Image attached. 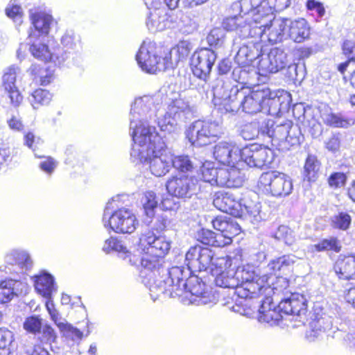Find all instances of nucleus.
<instances>
[{"label": "nucleus", "mask_w": 355, "mask_h": 355, "mask_svg": "<svg viewBox=\"0 0 355 355\" xmlns=\"http://www.w3.org/2000/svg\"><path fill=\"white\" fill-rule=\"evenodd\" d=\"M198 235V240L205 245L214 247H224L227 245L223 236L211 230L202 229Z\"/></svg>", "instance_id": "obj_43"}, {"label": "nucleus", "mask_w": 355, "mask_h": 355, "mask_svg": "<svg viewBox=\"0 0 355 355\" xmlns=\"http://www.w3.org/2000/svg\"><path fill=\"white\" fill-rule=\"evenodd\" d=\"M149 14L146 19V26L152 33L162 31L166 29V19L164 14V8H150L148 7Z\"/></svg>", "instance_id": "obj_38"}, {"label": "nucleus", "mask_w": 355, "mask_h": 355, "mask_svg": "<svg viewBox=\"0 0 355 355\" xmlns=\"http://www.w3.org/2000/svg\"><path fill=\"white\" fill-rule=\"evenodd\" d=\"M272 134V140L286 142L291 146L299 145L302 137L300 128L290 120L275 122Z\"/></svg>", "instance_id": "obj_22"}, {"label": "nucleus", "mask_w": 355, "mask_h": 355, "mask_svg": "<svg viewBox=\"0 0 355 355\" xmlns=\"http://www.w3.org/2000/svg\"><path fill=\"white\" fill-rule=\"evenodd\" d=\"M275 157L273 150L256 144L243 148L240 152V162L251 168L263 169L264 167H270Z\"/></svg>", "instance_id": "obj_14"}, {"label": "nucleus", "mask_w": 355, "mask_h": 355, "mask_svg": "<svg viewBox=\"0 0 355 355\" xmlns=\"http://www.w3.org/2000/svg\"><path fill=\"white\" fill-rule=\"evenodd\" d=\"M236 275L239 280L237 288L238 295L243 298H256L263 294L270 295L276 286H270V278L268 274L259 276L251 266L238 267Z\"/></svg>", "instance_id": "obj_6"}, {"label": "nucleus", "mask_w": 355, "mask_h": 355, "mask_svg": "<svg viewBox=\"0 0 355 355\" xmlns=\"http://www.w3.org/2000/svg\"><path fill=\"white\" fill-rule=\"evenodd\" d=\"M220 133L216 121L196 120L189 125L185 134L190 144L196 147L207 146L214 141Z\"/></svg>", "instance_id": "obj_10"}, {"label": "nucleus", "mask_w": 355, "mask_h": 355, "mask_svg": "<svg viewBox=\"0 0 355 355\" xmlns=\"http://www.w3.org/2000/svg\"><path fill=\"white\" fill-rule=\"evenodd\" d=\"M349 329V321L340 322L339 325L334 326L333 318L327 314H316L312 318L309 323V330L306 331V338L310 341H314L315 339L323 334H327L328 336L334 337V334L337 331L347 332Z\"/></svg>", "instance_id": "obj_15"}, {"label": "nucleus", "mask_w": 355, "mask_h": 355, "mask_svg": "<svg viewBox=\"0 0 355 355\" xmlns=\"http://www.w3.org/2000/svg\"><path fill=\"white\" fill-rule=\"evenodd\" d=\"M262 25L266 31L260 36L255 38H267L269 42L277 43L287 40V21L286 18L278 17H263L258 26Z\"/></svg>", "instance_id": "obj_18"}, {"label": "nucleus", "mask_w": 355, "mask_h": 355, "mask_svg": "<svg viewBox=\"0 0 355 355\" xmlns=\"http://www.w3.org/2000/svg\"><path fill=\"white\" fill-rule=\"evenodd\" d=\"M40 40H33L32 41L28 40V44H30L29 51L33 55V56L38 60L46 62H53L55 64H60L61 62H64L66 58H62V60H59V58L54 55L49 49V46L42 42Z\"/></svg>", "instance_id": "obj_34"}, {"label": "nucleus", "mask_w": 355, "mask_h": 355, "mask_svg": "<svg viewBox=\"0 0 355 355\" xmlns=\"http://www.w3.org/2000/svg\"><path fill=\"white\" fill-rule=\"evenodd\" d=\"M282 110L281 97L278 96L275 92L270 89V94L263 99L262 112L270 114L276 115Z\"/></svg>", "instance_id": "obj_42"}, {"label": "nucleus", "mask_w": 355, "mask_h": 355, "mask_svg": "<svg viewBox=\"0 0 355 355\" xmlns=\"http://www.w3.org/2000/svg\"><path fill=\"white\" fill-rule=\"evenodd\" d=\"M136 60L141 70L148 73L153 74L174 67L173 63L170 60L171 57L158 56L154 44L150 42L144 41L142 43L136 55Z\"/></svg>", "instance_id": "obj_9"}, {"label": "nucleus", "mask_w": 355, "mask_h": 355, "mask_svg": "<svg viewBox=\"0 0 355 355\" xmlns=\"http://www.w3.org/2000/svg\"><path fill=\"white\" fill-rule=\"evenodd\" d=\"M287 39L296 43H301L309 38L310 26L306 19L300 18L295 20L286 18Z\"/></svg>", "instance_id": "obj_31"}, {"label": "nucleus", "mask_w": 355, "mask_h": 355, "mask_svg": "<svg viewBox=\"0 0 355 355\" xmlns=\"http://www.w3.org/2000/svg\"><path fill=\"white\" fill-rule=\"evenodd\" d=\"M30 19L33 27L30 28L28 40L44 39L46 37L52 27L56 24L53 16L45 12H33L30 10Z\"/></svg>", "instance_id": "obj_19"}, {"label": "nucleus", "mask_w": 355, "mask_h": 355, "mask_svg": "<svg viewBox=\"0 0 355 355\" xmlns=\"http://www.w3.org/2000/svg\"><path fill=\"white\" fill-rule=\"evenodd\" d=\"M223 83L221 80H217L216 85H212V94L215 100L219 99L221 101L220 110L225 113H236L241 107V101L245 96L248 87L242 85H234L230 89L222 91Z\"/></svg>", "instance_id": "obj_11"}, {"label": "nucleus", "mask_w": 355, "mask_h": 355, "mask_svg": "<svg viewBox=\"0 0 355 355\" xmlns=\"http://www.w3.org/2000/svg\"><path fill=\"white\" fill-rule=\"evenodd\" d=\"M214 252L208 248H202L200 261L198 262L196 272L207 271L211 273L212 268H223L231 265L230 256L214 257Z\"/></svg>", "instance_id": "obj_27"}, {"label": "nucleus", "mask_w": 355, "mask_h": 355, "mask_svg": "<svg viewBox=\"0 0 355 355\" xmlns=\"http://www.w3.org/2000/svg\"><path fill=\"white\" fill-rule=\"evenodd\" d=\"M351 222V216L345 211H338L331 217V227L343 231L349 228Z\"/></svg>", "instance_id": "obj_47"}, {"label": "nucleus", "mask_w": 355, "mask_h": 355, "mask_svg": "<svg viewBox=\"0 0 355 355\" xmlns=\"http://www.w3.org/2000/svg\"><path fill=\"white\" fill-rule=\"evenodd\" d=\"M274 238L282 241L285 244L291 245L295 241L293 231L286 225H280L274 234Z\"/></svg>", "instance_id": "obj_59"}, {"label": "nucleus", "mask_w": 355, "mask_h": 355, "mask_svg": "<svg viewBox=\"0 0 355 355\" xmlns=\"http://www.w3.org/2000/svg\"><path fill=\"white\" fill-rule=\"evenodd\" d=\"M28 284L18 279H6L0 282V303L10 302L15 297L26 293Z\"/></svg>", "instance_id": "obj_29"}, {"label": "nucleus", "mask_w": 355, "mask_h": 355, "mask_svg": "<svg viewBox=\"0 0 355 355\" xmlns=\"http://www.w3.org/2000/svg\"><path fill=\"white\" fill-rule=\"evenodd\" d=\"M207 43L210 46L219 48L223 46L225 41V32L221 28H214L207 37Z\"/></svg>", "instance_id": "obj_53"}, {"label": "nucleus", "mask_w": 355, "mask_h": 355, "mask_svg": "<svg viewBox=\"0 0 355 355\" xmlns=\"http://www.w3.org/2000/svg\"><path fill=\"white\" fill-rule=\"evenodd\" d=\"M270 94V89L266 86L245 92L241 101L242 110L245 113L253 114L261 112L263 109V99Z\"/></svg>", "instance_id": "obj_24"}, {"label": "nucleus", "mask_w": 355, "mask_h": 355, "mask_svg": "<svg viewBox=\"0 0 355 355\" xmlns=\"http://www.w3.org/2000/svg\"><path fill=\"white\" fill-rule=\"evenodd\" d=\"M297 261V257L294 254H284L279 257L275 258L270 261L267 266L265 268L266 274H268L270 278V286H274V277L282 282L285 286H288V281L282 275H286L290 272L293 265Z\"/></svg>", "instance_id": "obj_20"}, {"label": "nucleus", "mask_w": 355, "mask_h": 355, "mask_svg": "<svg viewBox=\"0 0 355 355\" xmlns=\"http://www.w3.org/2000/svg\"><path fill=\"white\" fill-rule=\"evenodd\" d=\"M258 186L264 192L275 197L287 196L293 191L291 178L277 171L263 173L259 177Z\"/></svg>", "instance_id": "obj_12"}, {"label": "nucleus", "mask_w": 355, "mask_h": 355, "mask_svg": "<svg viewBox=\"0 0 355 355\" xmlns=\"http://www.w3.org/2000/svg\"><path fill=\"white\" fill-rule=\"evenodd\" d=\"M279 311L287 315H293L300 319L305 316L307 304L305 297L298 293H291L288 297L280 301L278 305Z\"/></svg>", "instance_id": "obj_25"}, {"label": "nucleus", "mask_w": 355, "mask_h": 355, "mask_svg": "<svg viewBox=\"0 0 355 355\" xmlns=\"http://www.w3.org/2000/svg\"><path fill=\"white\" fill-rule=\"evenodd\" d=\"M254 7V21L260 23L263 17H272V8L268 0H251Z\"/></svg>", "instance_id": "obj_46"}, {"label": "nucleus", "mask_w": 355, "mask_h": 355, "mask_svg": "<svg viewBox=\"0 0 355 355\" xmlns=\"http://www.w3.org/2000/svg\"><path fill=\"white\" fill-rule=\"evenodd\" d=\"M311 112V108L309 107H306L302 103L295 104L293 108L294 117L304 126L310 124Z\"/></svg>", "instance_id": "obj_49"}, {"label": "nucleus", "mask_w": 355, "mask_h": 355, "mask_svg": "<svg viewBox=\"0 0 355 355\" xmlns=\"http://www.w3.org/2000/svg\"><path fill=\"white\" fill-rule=\"evenodd\" d=\"M222 26L224 31H236V35L243 39L260 36L266 31L262 25L258 26L254 21H248L247 18L240 14L226 17L223 19Z\"/></svg>", "instance_id": "obj_16"}, {"label": "nucleus", "mask_w": 355, "mask_h": 355, "mask_svg": "<svg viewBox=\"0 0 355 355\" xmlns=\"http://www.w3.org/2000/svg\"><path fill=\"white\" fill-rule=\"evenodd\" d=\"M119 197L112 198L105 207L103 222L105 227H110L116 233L131 234L139 225L136 216L127 208H118L116 202Z\"/></svg>", "instance_id": "obj_7"}, {"label": "nucleus", "mask_w": 355, "mask_h": 355, "mask_svg": "<svg viewBox=\"0 0 355 355\" xmlns=\"http://www.w3.org/2000/svg\"><path fill=\"white\" fill-rule=\"evenodd\" d=\"M34 286L36 291L46 298H50L55 291L53 277L46 271H41L34 277Z\"/></svg>", "instance_id": "obj_37"}, {"label": "nucleus", "mask_w": 355, "mask_h": 355, "mask_svg": "<svg viewBox=\"0 0 355 355\" xmlns=\"http://www.w3.org/2000/svg\"><path fill=\"white\" fill-rule=\"evenodd\" d=\"M254 74V71L250 66L239 65L232 71L233 78L241 83H246L250 79V76Z\"/></svg>", "instance_id": "obj_56"}, {"label": "nucleus", "mask_w": 355, "mask_h": 355, "mask_svg": "<svg viewBox=\"0 0 355 355\" xmlns=\"http://www.w3.org/2000/svg\"><path fill=\"white\" fill-rule=\"evenodd\" d=\"M160 103V95H145L136 98L131 105L130 112V135L133 142H143L145 139L150 141L153 135H159L155 124L160 111L157 107Z\"/></svg>", "instance_id": "obj_3"}, {"label": "nucleus", "mask_w": 355, "mask_h": 355, "mask_svg": "<svg viewBox=\"0 0 355 355\" xmlns=\"http://www.w3.org/2000/svg\"><path fill=\"white\" fill-rule=\"evenodd\" d=\"M202 250L201 246L189 248L185 255L187 268L174 266L168 271V277L165 284H168L171 295L182 296L185 295L190 303L197 306L206 305L216 301V297L211 290L197 275H191L196 272L198 262Z\"/></svg>", "instance_id": "obj_2"}, {"label": "nucleus", "mask_w": 355, "mask_h": 355, "mask_svg": "<svg viewBox=\"0 0 355 355\" xmlns=\"http://www.w3.org/2000/svg\"><path fill=\"white\" fill-rule=\"evenodd\" d=\"M6 14L8 17L12 19L15 23L21 24L22 22V10L19 6L10 2L6 8Z\"/></svg>", "instance_id": "obj_64"}, {"label": "nucleus", "mask_w": 355, "mask_h": 355, "mask_svg": "<svg viewBox=\"0 0 355 355\" xmlns=\"http://www.w3.org/2000/svg\"><path fill=\"white\" fill-rule=\"evenodd\" d=\"M241 150L232 142L220 141L215 146L214 155L218 162L230 166L240 162Z\"/></svg>", "instance_id": "obj_26"}, {"label": "nucleus", "mask_w": 355, "mask_h": 355, "mask_svg": "<svg viewBox=\"0 0 355 355\" xmlns=\"http://www.w3.org/2000/svg\"><path fill=\"white\" fill-rule=\"evenodd\" d=\"M289 63L288 53L284 49L275 47L270 50L266 58L259 62L258 69L263 73H275L284 69Z\"/></svg>", "instance_id": "obj_21"}, {"label": "nucleus", "mask_w": 355, "mask_h": 355, "mask_svg": "<svg viewBox=\"0 0 355 355\" xmlns=\"http://www.w3.org/2000/svg\"><path fill=\"white\" fill-rule=\"evenodd\" d=\"M5 261L8 264L16 266L22 272L31 270L33 266L29 253L19 249L10 251L5 257Z\"/></svg>", "instance_id": "obj_35"}, {"label": "nucleus", "mask_w": 355, "mask_h": 355, "mask_svg": "<svg viewBox=\"0 0 355 355\" xmlns=\"http://www.w3.org/2000/svg\"><path fill=\"white\" fill-rule=\"evenodd\" d=\"M171 166H173L175 169L181 172L191 171L193 168V163L187 155H179L175 156L172 155V164Z\"/></svg>", "instance_id": "obj_57"}, {"label": "nucleus", "mask_w": 355, "mask_h": 355, "mask_svg": "<svg viewBox=\"0 0 355 355\" xmlns=\"http://www.w3.org/2000/svg\"><path fill=\"white\" fill-rule=\"evenodd\" d=\"M213 205L218 210L235 217L245 216L253 224H257L263 219L259 202L246 200H243L241 202L232 192L223 191L216 192L214 197Z\"/></svg>", "instance_id": "obj_5"}, {"label": "nucleus", "mask_w": 355, "mask_h": 355, "mask_svg": "<svg viewBox=\"0 0 355 355\" xmlns=\"http://www.w3.org/2000/svg\"><path fill=\"white\" fill-rule=\"evenodd\" d=\"M63 49L69 53H74L80 49V37L72 31H67L61 38Z\"/></svg>", "instance_id": "obj_45"}, {"label": "nucleus", "mask_w": 355, "mask_h": 355, "mask_svg": "<svg viewBox=\"0 0 355 355\" xmlns=\"http://www.w3.org/2000/svg\"><path fill=\"white\" fill-rule=\"evenodd\" d=\"M275 121L272 119H264L259 122V137H268L272 139V128Z\"/></svg>", "instance_id": "obj_63"}, {"label": "nucleus", "mask_w": 355, "mask_h": 355, "mask_svg": "<svg viewBox=\"0 0 355 355\" xmlns=\"http://www.w3.org/2000/svg\"><path fill=\"white\" fill-rule=\"evenodd\" d=\"M320 169V162L313 155H309L304 165V176L308 181H313Z\"/></svg>", "instance_id": "obj_51"}, {"label": "nucleus", "mask_w": 355, "mask_h": 355, "mask_svg": "<svg viewBox=\"0 0 355 355\" xmlns=\"http://www.w3.org/2000/svg\"><path fill=\"white\" fill-rule=\"evenodd\" d=\"M231 8L234 11H239L240 15L241 12H243L244 15L251 13L252 17V20L250 21H254V7L251 0H240L235 1L232 3Z\"/></svg>", "instance_id": "obj_61"}, {"label": "nucleus", "mask_w": 355, "mask_h": 355, "mask_svg": "<svg viewBox=\"0 0 355 355\" xmlns=\"http://www.w3.org/2000/svg\"><path fill=\"white\" fill-rule=\"evenodd\" d=\"M260 46L258 43L249 42L248 44H243L241 46H239L236 39L233 41V49L237 50L235 55V62L239 65L250 66L254 60L260 55Z\"/></svg>", "instance_id": "obj_28"}, {"label": "nucleus", "mask_w": 355, "mask_h": 355, "mask_svg": "<svg viewBox=\"0 0 355 355\" xmlns=\"http://www.w3.org/2000/svg\"><path fill=\"white\" fill-rule=\"evenodd\" d=\"M166 220L157 219L155 225L157 229L154 230H146L139 238V248L144 252L145 255L141 259V268L139 278L142 284L150 286V291L154 289L164 292L165 281L168 277V268H164L162 264L163 258L169 251L171 243L164 236L159 234V231L165 229Z\"/></svg>", "instance_id": "obj_1"}, {"label": "nucleus", "mask_w": 355, "mask_h": 355, "mask_svg": "<svg viewBox=\"0 0 355 355\" xmlns=\"http://www.w3.org/2000/svg\"><path fill=\"white\" fill-rule=\"evenodd\" d=\"M130 155L141 162H147L151 173L157 177L165 175L171 168L172 154L159 135H153L150 141L145 139L141 143L134 142Z\"/></svg>", "instance_id": "obj_4"}, {"label": "nucleus", "mask_w": 355, "mask_h": 355, "mask_svg": "<svg viewBox=\"0 0 355 355\" xmlns=\"http://www.w3.org/2000/svg\"><path fill=\"white\" fill-rule=\"evenodd\" d=\"M15 346L14 333L7 328H0V355H10Z\"/></svg>", "instance_id": "obj_41"}, {"label": "nucleus", "mask_w": 355, "mask_h": 355, "mask_svg": "<svg viewBox=\"0 0 355 355\" xmlns=\"http://www.w3.org/2000/svg\"><path fill=\"white\" fill-rule=\"evenodd\" d=\"M20 73L19 67L11 65L4 69L1 80L3 90L8 94L10 103L15 107L20 105L23 99L16 85L17 78Z\"/></svg>", "instance_id": "obj_23"}, {"label": "nucleus", "mask_w": 355, "mask_h": 355, "mask_svg": "<svg viewBox=\"0 0 355 355\" xmlns=\"http://www.w3.org/2000/svg\"><path fill=\"white\" fill-rule=\"evenodd\" d=\"M216 60V53L209 49L196 51L191 58V67L195 76L201 80H208Z\"/></svg>", "instance_id": "obj_17"}, {"label": "nucleus", "mask_w": 355, "mask_h": 355, "mask_svg": "<svg viewBox=\"0 0 355 355\" xmlns=\"http://www.w3.org/2000/svg\"><path fill=\"white\" fill-rule=\"evenodd\" d=\"M213 227L218 231L226 245L232 243V239L240 232V227L230 217L219 216L211 220Z\"/></svg>", "instance_id": "obj_30"}, {"label": "nucleus", "mask_w": 355, "mask_h": 355, "mask_svg": "<svg viewBox=\"0 0 355 355\" xmlns=\"http://www.w3.org/2000/svg\"><path fill=\"white\" fill-rule=\"evenodd\" d=\"M262 296H264V300L260 301L261 304L259 306V320L271 325L275 324L272 315L279 316V313L271 308L272 299L270 295L263 294Z\"/></svg>", "instance_id": "obj_40"}, {"label": "nucleus", "mask_w": 355, "mask_h": 355, "mask_svg": "<svg viewBox=\"0 0 355 355\" xmlns=\"http://www.w3.org/2000/svg\"><path fill=\"white\" fill-rule=\"evenodd\" d=\"M322 117L324 123L335 128H347L355 123L354 118H345L334 113L323 114Z\"/></svg>", "instance_id": "obj_44"}, {"label": "nucleus", "mask_w": 355, "mask_h": 355, "mask_svg": "<svg viewBox=\"0 0 355 355\" xmlns=\"http://www.w3.org/2000/svg\"><path fill=\"white\" fill-rule=\"evenodd\" d=\"M312 249L317 252L332 250L338 252L340 250L338 240L335 237L324 239L318 243L312 245Z\"/></svg>", "instance_id": "obj_52"}, {"label": "nucleus", "mask_w": 355, "mask_h": 355, "mask_svg": "<svg viewBox=\"0 0 355 355\" xmlns=\"http://www.w3.org/2000/svg\"><path fill=\"white\" fill-rule=\"evenodd\" d=\"M220 168H215L213 163L205 162L200 166L199 171L198 172V177L199 182L203 181L205 182L209 183L211 186L219 187V172Z\"/></svg>", "instance_id": "obj_39"}, {"label": "nucleus", "mask_w": 355, "mask_h": 355, "mask_svg": "<svg viewBox=\"0 0 355 355\" xmlns=\"http://www.w3.org/2000/svg\"><path fill=\"white\" fill-rule=\"evenodd\" d=\"M334 270L340 279H355V254L340 256L336 262Z\"/></svg>", "instance_id": "obj_36"}, {"label": "nucleus", "mask_w": 355, "mask_h": 355, "mask_svg": "<svg viewBox=\"0 0 355 355\" xmlns=\"http://www.w3.org/2000/svg\"><path fill=\"white\" fill-rule=\"evenodd\" d=\"M241 136L245 140H252L259 137V121H252L241 127Z\"/></svg>", "instance_id": "obj_58"}, {"label": "nucleus", "mask_w": 355, "mask_h": 355, "mask_svg": "<svg viewBox=\"0 0 355 355\" xmlns=\"http://www.w3.org/2000/svg\"><path fill=\"white\" fill-rule=\"evenodd\" d=\"M232 264L226 268H212L211 275L215 276V283L217 286L234 288L237 291L239 280L236 275V270L231 268Z\"/></svg>", "instance_id": "obj_33"}, {"label": "nucleus", "mask_w": 355, "mask_h": 355, "mask_svg": "<svg viewBox=\"0 0 355 355\" xmlns=\"http://www.w3.org/2000/svg\"><path fill=\"white\" fill-rule=\"evenodd\" d=\"M159 198L153 191H146L142 199L143 207L146 214L148 217L154 215V210L158 206Z\"/></svg>", "instance_id": "obj_50"}, {"label": "nucleus", "mask_w": 355, "mask_h": 355, "mask_svg": "<svg viewBox=\"0 0 355 355\" xmlns=\"http://www.w3.org/2000/svg\"><path fill=\"white\" fill-rule=\"evenodd\" d=\"M209 0H164L167 6L170 8H177L179 6L183 8H193L200 6Z\"/></svg>", "instance_id": "obj_62"}, {"label": "nucleus", "mask_w": 355, "mask_h": 355, "mask_svg": "<svg viewBox=\"0 0 355 355\" xmlns=\"http://www.w3.org/2000/svg\"><path fill=\"white\" fill-rule=\"evenodd\" d=\"M200 187L199 180L194 175H189L173 176L166 182L168 194L184 201L196 195Z\"/></svg>", "instance_id": "obj_13"}, {"label": "nucleus", "mask_w": 355, "mask_h": 355, "mask_svg": "<svg viewBox=\"0 0 355 355\" xmlns=\"http://www.w3.org/2000/svg\"><path fill=\"white\" fill-rule=\"evenodd\" d=\"M169 10H166L164 8V14L166 19H164L166 24V28H180V15H179V12H182L180 10L178 11H173L175 8H170L168 6Z\"/></svg>", "instance_id": "obj_60"}, {"label": "nucleus", "mask_w": 355, "mask_h": 355, "mask_svg": "<svg viewBox=\"0 0 355 355\" xmlns=\"http://www.w3.org/2000/svg\"><path fill=\"white\" fill-rule=\"evenodd\" d=\"M238 164H232L230 168H220L219 172V187L238 188L243 185L244 173L238 168Z\"/></svg>", "instance_id": "obj_32"}, {"label": "nucleus", "mask_w": 355, "mask_h": 355, "mask_svg": "<svg viewBox=\"0 0 355 355\" xmlns=\"http://www.w3.org/2000/svg\"><path fill=\"white\" fill-rule=\"evenodd\" d=\"M51 94L49 91L42 89H38L32 94L30 101L34 109H37L39 105H47L51 100Z\"/></svg>", "instance_id": "obj_54"}, {"label": "nucleus", "mask_w": 355, "mask_h": 355, "mask_svg": "<svg viewBox=\"0 0 355 355\" xmlns=\"http://www.w3.org/2000/svg\"><path fill=\"white\" fill-rule=\"evenodd\" d=\"M180 15V29L184 33L190 34L196 31L198 28V20L195 16H191V13L183 14L179 12Z\"/></svg>", "instance_id": "obj_48"}, {"label": "nucleus", "mask_w": 355, "mask_h": 355, "mask_svg": "<svg viewBox=\"0 0 355 355\" xmlns=\"http://www.w3.org/2000/svg\"><path fill=\"white\" fill-rule=\"evenodd\" d=\"M195 112V106L186 100L173 99L168 103L166 112L159 114L162 117L157 118V125L162 132H174L178 129V121L189 119Z\"/></svg>", "instance_id": "obj_8"}, {"label": "nucleus", "mask_w": 355, "mask_h": 355, "mask_svg": "<svg viewBox=\"0 0 355 355\" xmlns=\"http://www.w3.org/2000/svg\"><path fill=\"white\" fill-rule=\"evenodd\" d=\"M24 329L28 333L37 334L41 331L42 319L39 315H33L25 318Z\"/></svg>", "instance_id": "obj_55"}]
</instances>
